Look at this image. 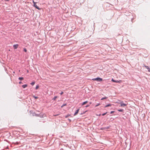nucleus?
Returning a JSON list of instances; mask_svg holds the SVG:
<instances>
[{
  "label": "nucleus",
  "mask_w": 150,
  "mask_h": 150,
  "mask_svg": "<svg viewBox=\"0 0 150 150\" xmlns=\"http://www.w3.org/2000/svg\"><path fill=\"white\" fill-rule=\"evenodd\" d=\"M93 81H101L103 80V79L100 77H97L96 78L92 79Z\"/></svg>",
  "instance_id": "nucleus-1"
},
{
  "label": "nucleus",
  "mask_w": 150,
  "mask_h": 150,
  "mask_svg": "<svg viewBox=\"0 0 150 150\" xmlns=\"http://www.w3.org/2000/svg\"><path fill=\"white\" fill-rule=\"evenodd\" d=\"M33 6L35 7L37 9L40 10V9L38 7L36 4V3L34 1H33Z\"/></svg>",
  "instance_id": "nucleus-2"
},
{
  "label": "nucleus",
  "mask_w": 150,
  "mask_h": 150,
  "mask_svg": "<svg viewBox=\"0 0 150 150\" xmlns=\"http://www.w3.org/2000/svg\"><path fill=\"white\" fill-rule=\"evenodd\" d=\"M120 106L121 107H124L127 105V104L123 103V102H121L120 103Z\"/></svg>",
  "instance_id": "nucleus-3"
},
{
  "label": "nucleus",
  "mask_w": 150,
  "mask_h": 150,
  "mask_svg": "<svg viewBox=\"0 0 150 150\" xmlns=\"http://www.w3.org/2000/svg\"><path fill=\"white\" fill-rule=\"evenodd\" d=\"M18 45V44L14 45H13V47L15 49H16L17 48Z\"/></svg>",
  "instance_id": "nucleus-4"
},
{
  "label": "nucleus",
  "mask_w": 150,
  "mask_h": 150,
  "mask_svg": "<svg viewBox=\"0 0 150 150\" xmlns=\"http://www.w3.org/2000/svg\"><path fill=\"white\" fill-rule=\"evenodd\" d=\"M111 81L113 82H115L117 83H120V81H119L118 80H114L113 79H112L111 80Z\"/></svg>",
  "instance_id": "nucleus-5"
},
{
  "label": "nucleus",
  "mask_w": 150,
  "mask_h": 150,
  "mask_svg": "<svg viewBox=\"0 0 150 150\" xmlns=\"http://www.w3.org/2000/svg\"><path fill=\"white\" fill-rule=\"evenodd\" d=\"M79 109H77V110H76V112H75V113L74 114V116L76 115L78 113V112H79Z\"/></svg>",
  "instance_id": "nucleus-6"
},
{
  "label": "nucleus",
  "mask_w": 150,
  "mask_h": 150,
  "mask_svg": "<svg viewBox=\"0 0 150 150\" xmlns=\"http://www.w3.org/2000/svg\"><path fill=\"white\" fill-rule=\"evenodd\" d=\"M44 115L42 114L41 113H40V114L39 115V117H44Z\"/></svg>",
  "instance_id": "nucleus-7"
},
{
  "label": "nucleus",
  "mask_w": 150,
  "mask_h": 150,
  "mask_svg": "<svg viewBox=\"0 0 150 150\" xmlns=\"http://www.w3.org/2000/svg\"><path fill=\"white\" fill-rule=\"evenodd\" d=\"M33 116H39L38 114H37L35 113H33L32 114Z\"/></svg>",
  "instance_id": "nucleus-8"
},
{
  "label": "nucleus",
  "mask_w": 150,
  "mask_h": 150,
  "mask_svg": "<svg viewBox=\"0 0 150 150\" xmlns=\"http://www.w3.org/2000/svg\"><path fill=\"white\" fill-rule=\"evenodd\" d=\"M144 67L148 69V71H149L150 72V68H149L148 66H144Z\"/></svg>",
  "instance_id": "nucleus-9"
},
{
  "label": "nucleus",
  "mask_w": 150,
  "mask_h": 150,
  "mask_svg": "<svg viewBox=\"0 0 150 150\" xmlns=\"http://www.w3.org/2000/svg\"><path fill=\"white\" fill-rule=\"evenodd\" d=\"M88 103V101H85L82 103L81 105H84L86 104V103Z\"/></svg>",
  "instance_id": "nucleus-10"
},
{
  "label": "nucleus",
  "mask_w": 150,
  "mask_h": 150,
  "mask_svg": "<svg viewBox=\"0 0 150 150\" xmlns=\"http://www.w3.org/2000/svg\"><path fill=\"white\" fill-rule=\"evenodd\" d=\"M27 86H28V85L27 84H25V85H22V87L23 88H25L27 87Z\"/></svg>",
  "instance_id": "nucleus-11"
},
{
  "label": "nucleus",
  "mask_w": 150,
  "mask_h": 150,
  "mask_svg": "<svg viewBox=\"0 0 150 150\" xmlns=\"http://www.w3.org/2000/svg\"><path fill=\"white\" fill-rule=\"evenodd\" d=\"M111 106V104H108V105H106L105 106V107L106 108V107H109V106Z\"/></svg>",
  "instance_id": "nucleus-12"
},
{
  "label": "nucleus",
  "mask_w": 150,
  "mask_h": 150,
  "mask_svg": "<svg viewBox=\"0 0 150 150\" xmlns=\"http://www.w3.org/2000/svg\"><path fill=\"white\" fill-rule=\"evenodd\" d=\"M110 127V126H109V127H103V129H109Z\"/></svg>",
  "instance_id": "nucleus-13"
},
{
  "label": "nucleus",
  "mask_w": 150,
  "mask_h": 150,
  "mask_svg": "<svg viewBox=\"0 0 150 150\" xmlns=\"http://www.w3.org/2000/svg\"><path fill=\"white\" fill-rule=\"evenodd\" d=\"M108 98V97H103V98H102L101 99V100H103L104 99H107V98Z\"/></svg>",
  "instance_id": "nucleus-14"
},
{
  "label": "nucleus",
  "mask_w": 150,
  "mask_h": 150,
  "mask_svg": "<svg viewBox=\"0 0 150 150\" xmlns=\"http://www.w3.org/2000/svg\"><path fill=\"white\" fill-rule=\"evenodd\" d=\"M23 79V78L22 77H20L18 78L19 80L21 81Z\"/></svg>",
  "instance_id": "nucleus-15"
},
{
  "label": "nucleus",
  "mask_w": 150,
  "mask_h": 150,
  "mask_svg": "<svg viewBox=\"0 0 150 150\" xmlns=\"http://www.w3.org/2000/svg\"><path fill=\"white\" fill-rule=\"evenodd\" d=\"M35 81H33L32 82V83H30V84L31 85H32V86H33V85H34V84H35Z\"/></svg>",
  "instance_id": "nucleus-16"
},
{
  "label": "nucleus",
  "mask_w": 150,
  "mask_h": 150,
  "mask_svg": "<svg viewBox=\"0 0 150 150\" xmlns=\"http://www.w3.org/2000/svg\"><path fill=\"white\" fill-rule=\"evenodd\" d=\"M57 98V96H54V98L52 99V100H56V99Z\"/></svg>",
  "instance_id": "nucleus-17"
},
{
  "label": "nucleus",
  "mask_w": 150,
  "mask_h": 150,
  "mask_svg": "<svg viewBox=\"0 0 150 150\" xmlns=\"http://www.w3.org/2000/svg\"><path fill=\"white\" fill-rule=\"evenodd\" d=\"M117 110L119 112H123L124 111L123 109H118Z\"/></svg>",
  "instance_id": "nucleus-18"
},
{
  "label": "nucleus",
  "mask_w": 150,
  "mask_h": 150,
  "mask_svg": "<svg viewBox=\"0 0 150 150\" xmlns=\"http://www.w3.org/2000/svg\"><path fill=\"white\" fill-rule=\"evenodd\" d=\"M70 116V115H69V114H68L67 115H66L65 116V117L66 118H67L68 117H69V116Z\"/></svg>",
  "instance_id": "nucleus-19"
},
{
  "label": "nucleus",
  "mask_w": 150,
  "mask_h": 150,
  "mask_svg": "<svg viewBox=\"0 0 150 150\" xmlns=\"http://www.w3.org/2000/svg\"><path fill=\"white\" fill-rule=\"evenodd\" d=\"M33 98H34L35 99H36L38 98V97H36V96H33Z\"/></svg>",
  "instance_id": "nucleus-20"
},
{
  "label": "nucleus",
  "mask_w": 150,
  "mask_h": 150,
  "mask_svg": "<svg viewBox=\"0 0 150 150\" xmlns=\"http://www.w3.org/2000/svg\"><path fill=\"white\" fill-rule=\"evenodd\" d=\"M39 87V86L38 85H37L36 86V87H35V89L37 90V89Z\"/></svg>",
  "instance_id": "nucleus-21"
},
{
  "label": "nucleus",
  "mask_w": 150,
  "mask_h": 150,
  "mask_svg": "<svg viewBox=\"0 0 150 150\" xmlns=\"http://www.w3.org/2000/svg\"><path fill=\"white\" fill-rule=\"evenodd\" d=\"M23 50H24V51L25 52H27V50H26V48H24V49H23Z\"/></svg>",
  "instance_id": "nucleus-22"
},
{
  "label": "nucleus",
  "mask_w": 150,
  "mask_h": 150,
  "mask_svg": "<svg viewBox=\"0 0 150 150\" xmlns=\"http://www.w3.org/2000/svg\"><path fill=\"white\" fill-rule=\"evenodd\" d=\"M107 113V112H106L105 113H104L102 114V116H104Z\"/></svg>",
  "instance_id": "nucleus-23"
},
{
  "label": "nucleus",
  "mask_w": 150,
  "mask_h": 150,
  "mask_svg": "<svg viewBox=\"0 0 150 150\" xmlns=\"http://www.w3.org/2000/svg\"><path fill=\"white\" fill-rule=\"evenodd\" d=\"M100 105V103H98L97 105H96L95 106V107H97Z\"/></svg>",
  "instance_id": "nucleus-24"
},
{
  "label": "nucleus",
  "mask_w": 150,
  "mask_h": 150,
  "mask_svg": "<svg viewBox=\"0 0 150 150\" xmlns=\"http://www.w3.org/2000/svg\"><path fill=\"white\" fill-rule=\"evenodd\" d=\"M59 115V114H57L54 115H53L54 116H58Z\"/></svg>",
  "instance_id": "nucleus-25"
},
{
  "label": "nucleus",
  "mask_w": 150,
  "mask_h": 150,
  "mask_svg": "<svg viewBox=\"0 0 150 150\" xmlns=\"http://www.w3.org/2000/svg\"><path fill=\"white\" fill-rule=\"evenodd\" d=\"M67 105L66 104H63L62 106L61 107H62L63 106H66Z\"/></svg>",
  "instance_id": "nucleus-26"
},
{
  "label": "nucleus",
  "mask_w": 150,
  "mask_h": 150,
  "mask_svg": "<svg viewBox=\"0 0 150 150\" xmlns=\"http://www.w3.org/2000/svg\"><path fill=\"white\" fill-rule=\"evenodd\" d=\"M114 112H115V111H111L110 112V114H112V113H113Z\"/></svg>",
  "instance_id": "nucleus-27"
},
{
  "label": "nucleus",
  "mask_w": 150,
  "mask_h": 150,
  "mask_svg": "<svg viewBox=\"0 0 150 150\" xmlns=\"http://www.w3.org/2000/svg\"><path fill=\"white\" fill-rule=\"evenodd\" d=\"M90 106V105H86V107H88L89 106Z\"/></svg>",
  "instance_id": "nucleus-28"
},
{
  "label": "nucleus",
  "mask_w": 150,
  "mask_h": 150,
  "mask_svg": "<svg viewBox=\"0 0 150 150\" xmlns=\"http://www.w3.org/2000/svg\"><path fill=\"white\" fill-rule=\"evenodd\" d=\"M68 120H69V122H71V120L70 119H68Z\"/></svg>",
  "instance_id": "nucleus-29"
},
{
  "label": "nucleus",
  "mask_w": 150,
  "mask_h": 150,
  "mask_svg": "<svg viewBox=\"0 0 150 150\" xmlns=\"http://www.w3.org/2000/svg\"><path fill=\"white\" fill-rule=\"evenodd\" d=\"M63 93V92H61V93H60V95H62Z\"/></svg>",
  "instance_id": "nucleus-30"
},
{
  "label": "nucleus",
  "mask_w": 150,
  "mask_h": 150,
  "mask_svg": "<svg viewBox=\"0 0 150 150\" xmlns=\"http://www.w3.org/2000/svg\"><path fill=\"white\" fill-rule=\"evenodd\" d=\"M100 129L103 130H104V129H103V128H100Z\"/></svg>",
  "instance_id": "nucleus-31"
},
{
  "label": "nucleus",
  "mask_w": 150,
  "mask_h": 150,
  "mask_svg": "<svg viewBox=\"0 0 150 150\" xmlns=\"http://www.w3.org/2000/svg\"><path fill=\"white\" fill-rule=\"evenodd\" d=\"M22 83L21 81H20L19 82V83L20 84Z\"/></svg>",
  "instance_id": "nucleus-32"
},
{
  "label": "nucleus",
  "mask_w": 150,
  "mask_h": 150,
  "mask_svg": "<svg viewBox=\"0 0 150 150\" xmlns=\"http://www.w3.org/2000/svg\"><path fill=\"white\" fill-rule=\"evenodd\" d=\"M18 142H17L16 143V144H18Z\"/></svg>",
  "instance_id": "nucleus-33"
},
{
  "label": "nucleus",
  "mask_w": 150,
  "mask_h": 150,
  "mask_svg": "<svg viewBox=\"0 0 150 150\" xmlns=\"http://www.w3.org/2000/svg\"><path fill=\"white\" fill-rule=\"evenodd\" d=\"M92 104V102H90V103H89L90 105V104Z\"/></svg>",
  "instance_id": "nucleus-34"
},
{
  "label": "nucleus",
  "mask_w": 150,
  "mask_h": 150,
  "mask_svg": "<svg viewBox=\"0 0 150 150\" xmlns=\"http://www.w3.org/2000/svg\"><path fill=\"white\" fill-rule=\"evenodd\" d=\"M6 0V1H9V0Z\"/></svg>",
  "instance_id": "nucleus-35"
}]
</instances>
